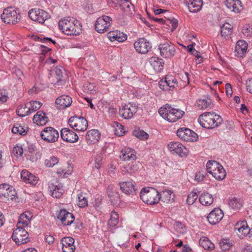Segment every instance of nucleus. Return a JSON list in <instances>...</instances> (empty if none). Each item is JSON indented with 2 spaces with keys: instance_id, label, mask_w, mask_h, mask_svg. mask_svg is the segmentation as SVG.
<instances>
[{
  "instance_id": "nucleus-9",
  "label": "nucleus",
  "mask_w": 252,
  "mask_h": 252,
  "mask_svg": "<svg viewBox=\"0 0 252 252\" xmlns=\"http://www.w3.org/2000/svg\"><path fill=\"white\" fill-rule=\"evenodd\" d=\"M69 126L76 131H85L88 127V122L83 117H71L68 120Z\"/></svg>"
},
{
  "instance_id": "nucleus-20",
  "label": "nucleus",
  "mask_w": 252,
  "mask_h": 252,
  "mask_svg": "<svg viewBox=\"0 0 252 252\" xmlns=\"http://www.w3.org/2000/svg\"><path fill=\"white\" fill-rule=\"evenodd\" d=\"M61 136L63 141L69 143H75L78 140V135L74 131L68 128L62 129L61 130Z\"/></svg>"
},
{
  "instance_id": "nucleus-56",
  "label": "nucleus",
  "mask_w": 252,
  "mask_h": 252,
  "mask_svg": "<svg viewBox=\"0 0 252 252\" xmlns=\"http://www.w3.org/2000/svg\"><path fill=\"white\" fill-rule=\"evenodd\" d=\"M102 156L101 154H97L94 157V167L96 169L100 168L102 165Z\"/></svg>"
},
{
  "instance_id": "nucleus-53",
  "label": "nucleus",
  "mask_w": 252,
  "mask_h": 252,
  "mask_svg": "<svg viewBox=\"0 0 252 252\" xmlns=\"http://www.w3.org/2000/svg\"><path fill=\"white\" fill-rule=\"evenodd\" d=\"M12 132L14 134L20 135H25L26 133L25 129L24 128L23 126L19 124H16L13 127Z\"/></svg>"
},
{
  "instance_id": "nucleus-21",
  "label": "nucleus",
  "mask_w": 252,
  "mask_h": 252,
  "mask_svg": "<svg viewBox=\"0 0 252 252\" xmlns=\"http://www.w3.org/2000/svg\"><path fill=\"white\" fill-rule=\"evenodd\" d=\"M49 189L52 197L56 198L61 197L64 192L62 184L58 182H56L55 183H50Z\"/></svg>"
},
{
  "instance_id": "nucleus-22",
  "label": "nucleus",
  "mask_w": 252,
  "mask_h": 252,
  "mask_svg": "<svg viewBox=\"0 0 252 252\" xmlns=\"http://www.w3.org/2000/svg\"><path fill=\"white\" fill-rule=\"evenodd\" d=\"M21 177L23 182L32 186L36 185L39 181V178L37 177L27 170L22 171Z\"/></svg>"
},
{
  "instance_id": "nucleus-47",
  "label": "nucleus",
  "mask_w": 252,
  "mask_h": 252,
  "mask_svg": "<svg viewBox=\"0 0 252 252\" xmlns=\"http://www.w3.org/2000/svg\"><path fill=\"white\" fill-rule=\"evenodd\" d=\"M120 6L122 10L127 11L133 8V5L128 0H122L120 1Z\"/></svg>"
},
{
  "instance_id": "nucleus-19",
  "label": "nucleus",
  "mask_w": 252,
  "mask_h": 252,
  "mask_svg": "<svg viewBox=\"0 0 252 252\" xmlns=\"http://www.w3.org/2000/svg\"><path fill=\"white\" fill-rule=\"evenodd\" d=\"M224 216L223 211L220 208H215L207 216V220L212 225L219 223Z\"/></svg>"
},
{
  "instance_id": "nucleus-34",
  "label": "nucleus",
  "mask_w": 252,
  "mask_h": 252,
  "mask_svg": "<svg viewBox=\"0 0 252 252\" xmlns=\"http://www.w3.org/2000/svg\"><path fill=\"white\" fill-rule=\"evenodd\" d=\"M149 63L156 72H160L163 68L164 62L158 57H151Z\"/></svg>"
},
{
  "instance_id": "nucleus-3",
  "label": "nucleus",
  "mask_w": 252,
  "mask_h": 252,
  "mask_svg": "<svg viewBox=\"0 0 252 252\" xmlns=\"http://www.w3.org/2000/svg\"><path fill=\"white\" fill-rule=\"evenodd\" d=\"M159 115L165 120L170 123L175 122L184 116L183 111L171 107L169 104H165L158 110Z\"/></svg>"
},
{
  "instance_id": "nucleus-14",
  "label": "nucleus",
  "mask_w": 252,
  "mask_h": 252,
  "mask_svg": "<svg viewBox=\"0 0 252 252\" xmlns=\"http://www.w3.org/2000/svg\"><path fill=\"white\" fill-rule=\"evenodd\" d=\"M177 135L180 138L186 141H196L198 138L196 133L186 127L179 129L177 131Z\"/></svg>"
},
{
  "instance_id": "nucleus-36",
  "label": "nucleus",
  "mask_w": 252,
  "mask_h": 252,
  "mask_svg": "<svg viewBox=\"0 0 252 252\" xmlns=\"http://www.w3.org/2000/svg\"><path fill=\"white\" fill-rule=\"evenodd\" d=\"M199 201L202 205L208 206L213 203L214 198L212 194L208 192H204L199 196Z\"/></svg>"
},
{
  "instance_id": "nucleus-17",
  "label": "nucleus",
  "mask_w": 252,
  "mask_h": 252,
  "mask_svg": "<svg viewBox=\"0 0 252 252\" xmlns=\"http://www.w3.org/2000/svg\"><path fill=\"white\" fill-rule=\"evenodd\" d=\"M137 112L136 106L130 103L126 104L121 109H120L119 114L120 116L125 119L131 118L133 114Z\"/></svg>"
},
{
  "instance_id": "nucleus-51",
  "label": "nucleus",
  "mask_w": 252,
  "mask_h": 252,
  "mask_svg": "<svg viewBox=\"0 0 252 252\" xmlns=\"http://www.w3.org/2000/svg\"><path fill=\"white\" fill-rule=\"evenodd\" d=\"M64 70L63 69V68L61 66H57L55 68V69L54 70V72H55V77L57 79V82H59V81H61L62 78L63 77V75L64 73Z\"/></svg>"
},
{
  "instance_id": "nucleus-44",
  "label": "nucleus",
  "mask_w": 252,
  "mask_h": 252,
  "mask_svg": "<svg viewBox=\"0 0 252 252\" xmlns=\"http://www.w3.org/2000/svg\"><path fill=\"white\" fill-rule=\"evenodd\" d=\"M83 91L90 94H94L96 92V87L94 83H87L84 85Z\"/></svg>"
},
{
  "instance_id": "nucleus-15",
  "label": "nucleus",
  "mask_w": 252,
  "mask_h": 252,
  "mask_svg": "<svg viewBox=\"0 0 252 252\" xmlns=\"http://www.w3.org/2000/svg\"><path fill=\"white\" fill-rule=\"evenodd\" d=\"M15 191L12 186L7 184L0 185V197L12 200L15 196Z\"/></svg>"
},
{
  "instance_id": "nucleus-39",
  "label": "nucleus",
  "mask_w": 252,
  "mask_h": 252,
  "mask_svg": "<svg viewBox=\"0 0 252 252\" xmlns=\"http://www.w3.org/2000/svg\"><path fill=\"white\" fill-rule=\"evenodd\" d=\"M211 105V100L209 98L199 99L196 101V107L199 109H205Z\"/></svg>"
},
{
  "instance_id": "nucleus-4",
  "label": "nucleus",
  "mask_w": 252,
  "mask_h": 252,
  "mask_svg": "<svg viewBox=\"0 0 252 252\" xmlns=\"http://www.w3.org/2000/svg\"><path fill=\"white\" fill-rule=\"evenodd\" d=\"M140 197L144 203L150 205L157 204L160 200L159 193L154 188H143Z\"/></svg>"
},
{
  "instance_id": "nucleus-13",
  "label": "nucleus",
  "mask_w": 252,
  "mask_h": 252,
  "mask_svg": "<svg viewBox=\"0 0 252 252\" xmlns=\"http://www.w3.org/2000/svg\"><path fill=\"white\" fill-rule=\"evenodd\" d=\"M41 138L48 142H55L59 138L58 131L52 127H47L44 128L41 132Z\"/></svg>"
},
{
  "instance_id": "nucleus-10",
  "label": "nucleus",
  "mask_w": 252,
  "mask_h": 252,
  "mask_svg": "<svg viewBox=\"0 0 252 252\" xmlns=\"http://www.w3.org/2000/svg\"><path fill=\"white\" fill-rule=\"evenodd\" d=\"M29 16L33 21L43 24L50 18V15L45 11L40 9H32L29 11Z\"/></svg>"
},
{
  "instance_id": "nucleus-16",
  "label": "nucleus",
  "mask_w": 252,
  "mask_h": 252,
  "mask_svg": "<svg viewBox=\"0 0 252 252\" xmlns=\"http://www.w3.org/2000/svg\"><path fill=\"white\" fill-rule=\"evenodd\" d=\"M168 148L170 151L173 153L177 154L180 156H186L188 150L186 147L180 142L172 141L168 144Z\"/></svg>"
},
{
  "instance_id": "nucleus-43",
  "label": "nucleus",
  "mask_w": 252,
  "mask_h": 252,
  "mask_svg": "<svg viewBox=\"0 0 252 252\" xmlns=\"http://www.w3.org/2000/svg\"><path fill=\"white\" fill-rule=\"evenodd\" d=\"M220 247L223 251L228 250L232 246V242L228 239H222L219 243Z\"/></svg>"
},
{
  "instance_id": "nucleus-2",
  "label": "nucleus",
  "mask_w": 252,
  "mask_h": 252,
  "mask_svg": "<svg viewBox=\"0 0 252 252\" xmlns=\"http://www.w3.org/2000/svg\"><path fill=\"white\" fill-rule=\"evenodd\" d=\"M199 124L206 128H214L221 124V117L214 112H205L198 119Z\"/></svg>"
},
{
  "instance_id": "nucleus-49",
  "label": "nucleus",
  "mask_w": 252,
  "mask_h": 252,
  "mask_svg": "<svg viewBox=\"0 0 252 252\" xmlns=\"http://www.w3.org/2000/svg\"><path fill=\"white\" fill-rule=\"evenodd\" d=\"M114 127L115 128V133L119 136H122L126 132L124 129V126L118 122L114 123Z\"/></svg>"
},
{
  "instance_id": "nucleus-32",
  "label": "nucleus",
  "mask_w": 252,
  "mask_h": 252,
  "mask_svg": "<svg viewBox=\"0 0 252 252\" xmlns=\"http://www.w3.org/2000/svg\"><path fill=\"white\" fill-rule=\"evenodd\" d=\"M32 215L30 212L26 211L21 215L17 224L18 227H27L30 223L32 218Z\"/></svg>"
},
{
  "instance_id": "nucleus-57",
  "label": "nucleus",
  "mask_w": 252,
  "mask_h": 252,
  "mask_svg": "<svg viewBox=\"0 0 252 252\" xmlns=\"http://www.w3.org/2000/svg\"><path fill=\"white\" fill-rule=\"evenodd\" d=\"M229 205L234 209H238L242 206L241 203L235 198L230 199Z\"/></svg>"
},
{
  "instance_id": "nucleus-18",
  "label": "nucleus",
  "mask_w": 252,
  "mask_h": 252,
  "mask_svg": "<svg viewBox=\"0 0 252 252\" xmlns=\"http://www.w3.org/2000/svg\"><path fill=\"white\" fill-rule=\"evenodd\" d=\"M57 218L64 225H70L75 220L73 215L64 209L60 210Z\"/></svg>"
},
{
  "instance_id": "nucleus-37",
  "label": "nucleus",
  "mask_w": 252,
  "mask_h": 252,
  "mask_svg": "<svg viewBox=\"0 0 252 252\" xmlns=\"http://www.w3.org/2000/svg\"><path fill=\"white\" fill-rule=\"evenodd\" d=\"M159 197L161 201L166 203H169L173 201L174 194L170 190H164L159 194Z\"/></svg>"
},
{
  "instance_id": "nucleus-24",
  "label": "nucleus",
  "mask_w": 252,
  "mask_h": 252,
  "mask_svg": "<svg viewBox=\"0 0 252 252\" xmlns=\"http://www.w3.org/2000/svg\"><path fill=\"white\" fill-rule=\"evenodd\" d=\"M63 252H74L75 250L74 240L71 237H64L61 240Z\"/></svg>"
},
{
  "instance_id": "nucleus-50",
  "label": "nucleus",
  "mask_w": 252,
  "mask_h": 252,
  "mask_svg": "<svg viewBox=\"0 0 252 252\" xmlns=\"http://www.w3.org/2000/svg\"><path fill=\"white\" fill-rule=\"evenodd\" d=\"M59 163V159L55 157H51L45 161V164L47 167H52Z\"/></svg>"
},
{
  "instance_id": "nucleus-46",
  "label": "nucleus",
  "mask_w": 252,
  "mask_h": 252,
  "mask_svg": "<svg viewBox=\"0 0 252 252\" xmlns=\"http://www.w3.org/2000/svg\"><path fill=\"white\" fill-rule=\"evenodd\" d=\"M133 135L140 140H146L148 139L149 135L143 130L140 129H135L132 132Z\"/></svg>"
},
{
  "instance_id": "nucleus-55",
  "label": "nucleus",
  "mask_w": 252,
  "mask_h": 252,
  "mask_svg": "<svg viewBox=\"0 0 252 252\" xmlns=\"http://www.w3.org/2000/svg\"><path fill=\"white\" fill-rule=\"evenodd\" d=\"M242 32L246 37H251L252 36V25H246L242 29Z\"/></svg>"
},
{
  "instance_id": "nucleus-64",
  "label": "nucleus",
  "mask_w": 252,
  "mask_h": 252,
  "mask_svg": "<svg viewBox=\"0 0 252 252\" xmlns=\"http://www.w3.org/2000/svg\"><path fill=\"white\" fill-rule=\"evenodd\" d=\"M225 92L226 94L228 96H231L232 95L233 91L232 90L231 86L229 83H227L225 85Z\"/></svg>"
},
{
  "instance_id": "nucleus-38",
  "label": "nucleus",
  "mask_w": 252,
  "mask_h": 252,
  "mask_svg": "<svg viewBox=\"0 0 252 252\" xmlns=\"http://www.w3.org/2000/svg\"><path fill=\"white\" fill-rule=\"evenodd\" d=\"M232 32V26L228 23H224L221 27V35L225 39H228Z\"/></svg>"
},
{
  "instance_id": "nucleus-25",
  "label": "nucleus",
  "mask_w": 252,
  "mask_h": 252,
  "mask_svg": "<svg viewBox=\"0 0 252 252\" xmlns=\"http://www.w3.org/2000/svg\"><path fill=\"white\" fill-rule=\"evenodd\" d=\"M100 137V133L97 129H91L87 131L86 134V141L88 145L95 144L98 142Z\"/></svg>"
},
{
  "instance_id": "nucleus-41",
  "label": "nucleus",
  "mask_w": 252,
  "mask_h": 252,
  "mask_svg": "<svg viewBox=\"0 0 252 252\" xmlns=\"http://www.w3.org/2000/svg\"><path fill=\"white\" fill-rule=\"evenodd\" d=\"M26 104L30 114L38 110L42 105V103L37 101H30Z\"/></svg>"
},
{
  "instance_id": "nucleus-30",
  "label": "nucleus",
  "mask_w": 252,
  "mask_h": 252,
  "mask_svg": "<svg viewBox=\"0 0 252 252\" xmlns=\"http://www.w3.org/2000/svg\"><path fill=\"white\" fill-rule=\"evenodd\" d=\"M225 4L228 9L236 13H239L242 9L240 0H225Z\"/></svg>"
},
{
  "instance_id": "nucleus-1",
  "label": "nucleus",
  "mask_w": 252,
  "mask_h": 252,
  "mask_svg": "<svg viewBox=\"0 0 252 252\" xmlns=\"http://www.w3.org/2000/svg\"><path fill=\"white\" fill-rule=\"evenodd\" d=\"M59 27L63 32L68 35H77L81 32L80 23L71 17H65L60 20Z\"/></svg>"
},
{
  "instance_id": "nucleus-26",
  "label": "nucleus",
  "mask_w": 252,
  "mask_h": 252,
  "mask_svg": "<svg viewBox=\"0 0 252 252\" xmlns=\"http://www.w3.org/2000/svg\"><path fill=\"white\" fill-rule=\"evenodd\" d=\"M72 98L67 95H63L56 100V104L59 109H64L69 107L72 103Z\"/></svg>"
},
{
  "instance_id": "nucleus-6",
  "label": "nucleus",
  "mask_w": 252,
  "mask_h": 252,
  "mask_svg": "<svg viewBox=\"0 0 252 252\" xmlns=\"http://www.w3.org/2000/svg\"><path fill=\"white\" fill-rule=\"evenodd\" d=\"M2 21L6 24H16L20 19L19 10L14 7H8L3 10L1 15Z\"/></svg>"
},
{
  "instance_id": "nucleus-40",
  "label": "nucleus",
  "mask_w": 252,
  "mask_h": 252,
  "mask_svg": "<svg viewBox=\"0 0 252 252\" xmlns=\"http://www.w3.org/2000/svg\"><path fill=\"white\" fill-rule=\"evenodd\" d=\"M199 244L205 250H212L215 248V245L207 237H203L199 240Z\"/></svg>"
},
{
  "instance_id": "nucleus-5",
  "label": "nucleus",
  "mask_w": 252,
  "mask_h": 252,
  "mask_svg": "<svg viewBox=\"0 0 252 252\" xmlns=\"http://www.w3.org/2000/svg\"><path fill=\"white\" fill-rule=\"evenodd\" d=\"M206 168L207 172L218 180H222L226 176L225 169L216 161H208L206 164Z\"/></svg>"
},
{
  "instance_id": "nucleus-45",
  "label": "nucleus",
  "mask_w": 252,
  "mask_h": 252,
  "mask_svg": "<svg viewBox=\"0 0 252 252\" xmlns=\"http://www.w3.org/2000/svg\"><path fill=\"white\" fill-rule=\"evenodd\" d=\"M167 82L169 84V87L170 90L178 87L179 83L177 79L172 75H167L166 76Z\"/></svg>"
},
{
  "instance_id": "nucleus-27",
  "label": "nucleus",
  "mask_w": 252,
  "mask_h": 252,
  "mask_svg": "<svg viewBox=\"0 0 252 252\" xmlns=\"http://www.w3.org/2000/svg\"><path fill=\"white\" fill-rule=\"evenodd\" d=\"M120 158L124 161L134 160L136 158L135 151L130 148H124L121 151Z\"/></svg>"
},
{
  "instance_id": "nucleus-48",
  "label": "nucleus",
  "mask_w": 252,
  "mask_h": 252,
  "mask_svg": "<svg viewBox=\"0 0 252 252\" xmlns=\"http://www.w3.org/2000/svg\"><path fill=\"white\" fill-rule=\"evenodd\" d=\"M119 221V215L118 214L113 211L111 213L110 219L108 221V224L111 226H116Z\"/></svg>"
},
{
  "instance_id": "nucleus-58",
  "label": "nucleus",
  "mask_w": 252,
  "mask_h": 252,
  "mask_svg": "<svg viewBox=\"0 0 252 252\" xmlns=\"http://www.w3.org/2000/svg\"><path fill=\"white\" fill-rule=\"evenodd\" d=\"M158 86L159 88L163 91H166L170 90L169 84L167 82V79H166V77L165 78V80H161L159 82Z\"/></svg>"
},
{
  "instance_id": "nucleus-54",
  "label": "nucleus",
  "mask_w": 252,
  "mask_h": 252,
  "mask_svg": "<svg viewBox=\"0 0 252 252\" xmlns=\"http://www.w3.org/2000/svg\"><path fill=\"white\" fill-rule=\"evenodd\" d=\"M198 198V194L196 191H192L188 197L187 203L188 205H191L193 204Z\"/></svg>"
},
{
  "instance_id": "nucleus-33",
  "label": "nucleus",
  "mask_w": 252,
  "mask_h": 252,
  "mask_svg": "<svg viewBox=\"0 0 252 252\" xmlns=\"http://www.w3.org/2000/svg\"><path fill=\"white\" fill-rule=\"evenodd\" d=\"M33 122L38 126H44L48 121V118L42 111H38L33 116Z\"/></svg>"
},
{
  "instance_id": "nucleus-31",
  "label": "nucleus",
  "mask_w": 252,
  "mask_h": 252,
  "mask_svg": "<svg viewBox=\"0 0 252 252\" xmlns=\"http://www.w3.org/2000/svg\"><path fill=\"white\" fill-rule=\"evenodd\" d=\"M248 43L244 40L237 41L235 46V52L236 56L238 57H243L247 52Z\"/></svg>"
},
{
  "instance_id": "nucleus-11",
  "label": "nucleus",
  "mask_w": 252,
  "mask_h": 252,
  "mask_svg": "<svg viewBox=\"0 0 252 252\" xmlns=\"http://www.w3.org/2000/svg\"><path fill=\"white\" fill-rule=\"evenodd\" d=\"M158 49L160 55L165 58L173 57L176 51L174 45L168 40H166L164 43H160Z\"/></svg>"
},
{
  "instance_id": "nucleus-29",
  "label": "nucleus",
  "mask_w": 252,
  "mask_h": 252,
  "mask_svg": "<svg viewBox=\"0 0 252 252\" xmlns=\"http://www.w3.org/2000/svg\"><path fill=\"white\" fill-rule=\"evenodd\" d=\"M107 37L111 41L124 42L127 39V35L118 31H111L107 33Z\"/></svg>"
},
{
  "instance_id": "nucleus-12",
  "label": "nucleus",
  "mask_w": 252,
  "mask_h": 252,
  "mask_svg": "<svg viewBox=\"0 0 252 252\" xmlns=\"http://www.w3.org/2000/svg\"><path fill=\"white\" fill-rule=\"evenodd\" d=\"M133 45L136 52L141 54L147 53L152 48L151 43L145 38L137 39Z\"/></svg>"
},
{
  "instance_id": "nucleus-59",
  "label": "nucleus",
  "mask_w": 252,
  "mask_h": 252,
  "mask_svg": "<svg viewBox=\"0 0 252 252\" xmlns=\"http://www.w3.org/2000/svg\"><path fill=\"white\" fill-rule=\"evenodd\" d=\"M13 153L17 157L21 156L23 153L22 147L19 146H15L13 149Z\"/></svg>"
},
{
  "instance_id": "nucleus-62",
  "label": "nucleus",
  "mask_w": 252,
  "mask_h": 252,
  "mask_svg": "<svg viewBox=\"0 0 252 252\" xmlns=\"http://www.w3.org/2000/svg\"><path fill=\"white\" fill-rule=\"evenodd\" d=\"M110 197V200L114 205L118 204L120 202V197L119 194L117 193H116V195L114 197H113L112 195L109 194Z\"/></svg>"
},
{
  "instance_id": "nucleus-61",
  "label": "nucleus",
  "mask_w": 252,
  "mask_h": 252,
  "mask_svg": "<svg viewBox=\"0 0 252 252\" xmlns=\"http://www.w3.org/2000/svg\"><path fill=\"white\" fill-rule=\"evenodd\" d=\"M176 229L178 232L182 233H183L186 231L185 225L180 222H176Z\"/></svg>"
},
{
  "instance_id": "nucleus-35",
  "label": "nucleus",
  "mask_w": 252,
  "mask_h": 252,
  "mask_svg": "<svg viewBox=\"0 0 252 252\" xmlns=\"http://www.w3.org/2000/svg\"><path fill=\"white\" fill-rule=\"evenodd\" d=\"M202 0H189L188 7L190 12H197L199 11L202 6Z\"/></svg>"
},
{
  "instance_id": "nucleus-28",
  "label": "nucleus",
  "mask_w": 252,
  "mask_h": 252,
  "mask_svg": "<svg viewBox=\"0 0 252 252\" xmlns=\"http://www.w3.org/2000/svg\"><path fill=\"white\" fill-rule=\"evenodd\" d=\"M119 186L122 192L126 194L133 195L136 190L134 183L131 181L120 182Z\"/></svg>"
},
{
  "instance_id": "nucleus-63",
  "label": "nucleus",
  "mask_w": 252,
  "mask_h": 252,
  "mask_svg": "<svg viewBox=\"0 0 252 252\" xmlns=\"http://www.w3.org/2000/svg\"><path fill=\"white\" fill-rule=\"evenodd\" d=\"M204 177L203 171H199L196 173L195 180L198 182H201L203 180Z\"/></svg>"
},
{
  "instance_id": "nucleus-52",
  "label": "nucleus",
  "mask_w": 252,
  "mask_h": 252,
  "mask_svg": "<svg viewBox=\"0 0 252 252\" xmlns=\"http://www.w3.org/2000/svg\"><path fill=\"white\" fill-rule=\"evenodd\" d=\"M17 114L21 117H24L30 114L26 104L24 106H21L16 111Z\"/></svg>"
},
{
  "instance_id": "nucleus-42",
  "label": "nucleus",
  "mask_w": 252,
  "mask_h": 252,
  "mask_svg": "<svg viewBox=\"0 0 252 252\" xmlns=\"http://www.w3.org/2000/svg\"><path fill=\"white\" fill-rule=\"evenodd\" d=\"M77 205L80 208H84L88 206V200L85 193L81 192L78 194Z\"/></svg>"
},
{
  "instance_id": "nucleus-23",
  "label": "nucleus",
  "mask_w": 252,
  "mask_h": 252,
  "mask_svg": "<svg viewBox=\"0 0 252 252\" xmlns=\"http://www.w3.org/2000/svg\"><path fill=\"white\" fill-rule=\"evenodd\" d=\"M235 229L237 230L239 234V236L240 238H243L245 236H249L251 233H252V230H251L246 221H243L236 223Z\"/></svg>"
},
{
  "instance_id": "nucleus-8",
  "label": "nucleus",
  "mask_w": 252,
  "mask_h": 252,
  "mask_svg": "<svg viewBox=\"0 0 252 252\" xmlns=\"http://www.w3.org/2000/svg\"><path fill=\"white\" fill-rule=\"evenodd\" d=\"M112 18L103 15L97 19L95 23V29L99 33H103L109 30L111 25Z\"/></svg>"
},
{
  "instance_id": "nucleus-60",
  "label": "nucleus",
  "mask_w": 252,
  "mask_h": 252,
  "mask_svg": "<svg viewBox=\"0 0 252 252\" xmlns=\"http://www.w3.org/2000/svg\"><path fill=\"white\" fill-rule=\"evenodd\" d=\"M181 81L183 83L184 86H186L189 84V74L187 72H184L181 74Z\"/></svg>"
},
{
  "instance_id": "nucleus-7",
  "label": "nucleus",
  "mask_w": 252,
  "mask_h": 252,
  "mask_svg": "<svg viewBox=\"0 0 252 252\" xmlns=\"http://www.w3.org/2000/svg\"><path fill=\"white\" fill-rule=\"evenodd\" d=\"M13 231L12 238L13 240L18 245L27 243L30 241L29 234L24 227H18Z\"/></svg>"
}]
</instances>
